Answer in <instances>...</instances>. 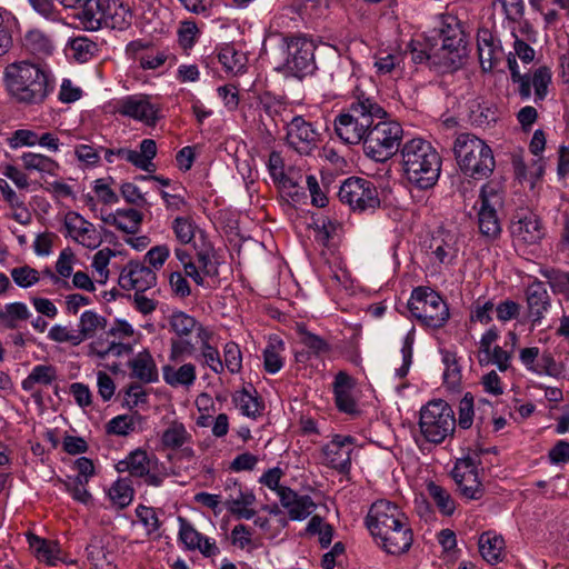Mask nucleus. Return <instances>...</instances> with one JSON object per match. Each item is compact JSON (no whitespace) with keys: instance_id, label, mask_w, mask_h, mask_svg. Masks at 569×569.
I'll use <instances>...</instances> for the list:
<instances>
[{"instance_id":"e433bc0d","label":"nucleus","mask_w":569,"mask_h":569,"mask_svg":"<svg viewBox=\"0 0 569 569\" xmlns=\"http://www.w3.org/2000/svg\"><path fill=\"white\" fill-rule=\"evenodd\" d=\"M30 317L31 313L26 303H7L3 309H0V327L13 330L20 327L21 321H26Z\"/></svg>"},{"instance_id":"6e6d98bb","label":"nucleus","mask_w":569,"mask_h":569,"mask_svg":"<svg viewBox=\"0 0 569 569\" xmlns=\"http://www.w3.org/2000/svg\"><path fill=\"white\" fill-rule=\"evenodd\" d=\"M219 62L223 68L233 73L243 71L246 58L244 54L238 52L233 47L223 48L218 54Z\"/></svg>"},{"instance_id":"c9c22d12","label":"nucleus","mask_w":569,"mask_h":569,"mask_svg":"<svg viewBox=\"0 0 569 569\" xmlns=\"http://www.w3.org/2000/svg\"><path fill=\"white\" fill-rule=\"evenodd\" d=\"M495 3L500 4L502 13L506 19L511 22L520 24L519 31L521 34H533L535 31L528 21H523L525 16V1L523 0H495Z\"/></svg>"},{"instance_id":"49530a36","label":"nucleus","mask_w":569,"mask_h":569,"mask_svg":"<svg viewBox=\"0 0 569 569\" xmlns=\"http://www.w3.org/2000/svg\"><path fill=\"white\" fill-rule=\"evenodd\" d=\"M331 79L340 88L347 84L353 86L355 88L358 84V78L357 67L353 61L348 58L340 59L331 72Z\"/></svg>"},{"instance_id":"aec40b11","label":"nucleus","mask_w":569,"mask_h":569,"mask_svg":"<svg viewBox=\"0 0 569 569\" xmlns=\"http://www.w3.org/2000/svg\"><path fill=\"white\" fill-rule=\"evenodd\" d=\"M477 49L479 62L485 72L491 71L506 57L500 39L487 27L478 29Z\"/></svg>"},{"instance_id":"bb28decb","label":"nucleus","mask_w":569,"mask_h":569,"mask_svg":"<svg viewBox=\"0 0 569 569\" xmlns=\"http://www.w3.org/2000/svg\"><path fill=\"white\" fill-rule=\"evenodd\" d=\"M67 9H73L77 12L74 17L80 21L84 30H99V0H57Z\"/></svg>"},{"instance_id":"f257e3e1","label":"nucleus","mask_w":569,"mask_h":569,"mask_svg":"<svg viewBox=\"0 0 569 569\" xmlns=\"http://www.w3.org/2000/svg\"><path fill=\"white\" fill-rule=\"evenodd\" d=\"M365 523L375 543L388 555L401 556L413 543L409 518L396 502L387 499L375 501Z\"/></svg>"},{"instance_id":"de8ad7c7","label":"nucleus","mask_w":569,"mask_h":569,"mask_svg":"<svg viewBox=\"0 0 569 569\" xmlns=\"http://www.w3.org/2000/svg\"><path fill=\"white\" fill-rule=\"evenodd\" d=\"M134 490L129 478L118 479L109 489V497L120 509L129 506L133 499Z\"/></svg>"},{"instance_id":"e2e57ef3","label":"nucleus","mask_w":569,"mask_h":569,"mask_svg":"<svg viewBox=\"0 0 569 569\" xmlns=\"http://www.w3.org/2000/svg\"><path fill=\"white\" fill-rule=\"evenodd\" d=\"M223 368L226 367L231 373H238L242 368V355L239 346L230 341L223 348Z\"/></svg>"},{"instance_id":"4c0bfd02","label":"nucleus","mask_w":569,"mask_h":569,"mask_svg":"<svg viewBox=\"0 0 569 569\" xmlns=\"http://www.w3.org/2000/svg\"><path fill=\"white\" fill-rule=\"evenodd\" d=\"M192 436L188 432L182 422L172 421L168 428L162 432L161 443L166 449H180L186 443L191 442Z\"/></svg>"},{"instance_id":"79ce46f5","label":"nucleus","mask_w":569,"mask_h":569,"mask_svg":"<svg viewBox=\"0 0 569 569\" xmlns=\"http://www.w3.org/2000/svg\"><path fill=\"white\" fill-rule=\"evenodd\" d=\"M57 379V369L52 365H37L26 379L21 387L26 391H32L36 385L49 386Z\"/></svg>"},{"instance_id":"412c9836","label":"nucleus","mask_w":569,"mask_h":569,"mask_svg":"<svg viewBox=\"0 0 569 569\" xmlns=\"http://www.w3.org/2000/svg\"><path fill=\"white\" fill-rule=\"evenodd\" d=\"M353 446V438L351 436L336 435L322 448L326 465L332 469L338 470L340 473H347L351 467V452Z\"/></svg>"},{"instance_id":"f704fd0d","label":"nucleus","mask_w":569,"mask_h":569,"mask_svg":"<svg viewBox=\"0 0 569 569\" xmlns=\"http://www.w3.org/2000/svg\"><path fill=\"white\" fill-rule=\"evenodd\" d=\"M21 161L23 169L29 172L37 171L40 174L57 176L59 170V163L42 153L24 152L21 156Z\"/></svg>"},{"instance_id":"1a4fd4ad","label":"nucleus","mask_w":569,"mask_h":569,"mask_svg":"<svg viewBox=\"0 0 569 569\" xmlns=\"http://www.w3.org/2000/svg\"><path fill=\"white\" fill-rule=\"evenodd\" d=\"M411 316L423 327L442 328L449 320V307L442 297L428 287H417L408 301Z\"/></svg>"},{"instance_id":"ea45409f","label":"nucleus","mask_w":569,"mask_h":569,"mask_svg":"<svg viewBox=\"0 0 569 569\" xmlns=\"http://www.w3.org/2000/svg\"><path fill=\"white\" fill-rule=\"evenodd\" d=\"M259 101L262 110L272 119L273 122L277 123V119H279L284 126L286 122H289L291 110L288 103L282 99L270 93H264L260 97Z\"/></svg>"},{"instance_id":"69168bd1","label":"nucleus","mask_w":569,"mask_h":569,"mask_svg":"<svg viewBox=\"0 0 569 569\" xmlns=\"http://www.w3.org/2000/svg\"><path fill=\"white\" fill-rule=\"evenodd\" d=\"M14 283L21 288H29L39 281V272L29 267H17L10 271Z\"/></svg>"},{"instance_id":"6ab92c4d","label":"nucleus","mask_w":569,"mask_h":569,"mask_svg":"<svg viewBox=\"0 0 569 569\" xmlns=\"http://www.w3.org/2000/svg\"><path fill=\"white\" fill-rule=\"evenodd\" d=\"M156 283L157 274L154 270L138 260H130L123 267L119 277V286L124 290L144 292L154 287Z\"/></svg>"},{"instance_id":"0e129e2a","label":"nucleus","mask_w":569,"mask_h":569,"mask_svg":"<svg viewBox=\"0 0 569 569\" xmlns=\"http://www.w3.org/2000/svg\"><path fill=\"white\" fill-rule=\"evenodd\" d=\"M565 368L561 363H558L551 353H542L533 369V371L538 375H548L550 377L558 378L562 375Z\"/></svg>"},{"instance_id":"b1692460","label":"nucleus","mask_w":569,"mask_h":569,"mask_svg":"<svg viewBox=\"0 0 569 569\" xmlns=\"http://www.w3.org/2000/svg\"><path fill=\"white\" fill-rule=\"evenodd\" d=\"M118 111L149 126L159 120V109L147 97L129 96L120 101Z\"/></svg>"},{"instance_id":"4d7b16f0","label":"nucleus","mask_w":569,"mask_h":569,"mask_svg":"<svg viewBox=\"0 0 569 569\" xmlns=\"http://www.w3.org/2000/svg\"><path fill=\"white\" fill-rule=\"evenodd\" d=\"M172 230L180 243L188 244L196 236L197 226L187 217H177L172 221Z\"/></svg>"},{"instance_id":"9b49d317","label":"nucleus","mask_w":569,"mask_h":569,"mask_svg":"<svg viewBox=\"0 0 569 569\" xmlns=\"http://www.w3.org/2000/svg\"><path fill=\"white\" fill-rule=\"evenodd\" d=\"M282 41L286 70L299 79L311 74L316 69L313 42L301 34L283 37Z\"/></svg>"},{"instance_id":"338daca9","label":"nucleus","mask_w":569,"mask_h":569,"mask_svg":"<svg viewBox=\"0 0 569 569\" xmlns=\"http://www.w3.org/2000/svg\"><path fill=\"white\" fill-rule=\"evenodd\" d=\"M475 417L473 396L467 392L459 403L458 426L462 429H469L472 426Z\"/></svg>"},{"instance_id":"ddd939ff","label":"nucleus","mask_w":569,"mask_h":569,"mask_svg":"<svg viewBox=\"0 0 569 569\" xmlns=\"http://www.w3.org/2000/svg\"><path fill=\"white\" fill-rule=\"evenodd\" d=\"M338 196L340 201L348 204L353 211L375 210L380 206L376 186L365 178L350 177L346 179L340 186Z\"/></svg>"},{"instance_id":"f8f14e48","label":"nucleus","mask_w":569,"mask_h":569,"mask_svg":"<svg viewBox=\"0 0 569 569\" xmlns=\"http://www.w3.org/2000/svg\"><path fill=\"white\" fill-rule=\"evenodd\" d=\"M116 468L119 472H129L131 477L143 479V482L150 487L162 486L168 477L166 468L159 467L158 459L150 458L142 449L131 451L117 463Z\"/></svg>"},{"instance_id":"a18cd8bd","label":"nucleus","mask_w":569,"mask_h":569,"mask_svg":"<svg viewBox=\"0 0 569 569\" xmlns=\"http://www.w3.org/2000/svg\"><path fill=\"white\" fill-rule=\"evenodd\" d=\"M142 221V213L136 209H119L112 217V224L127 233L138 231Z\"/></svg>"},{"instance_id":"603ef678","label":"nucleus","mask_w":569,"mask_h":569,"mask_svg":"<svg viewBox=\"0 0 569 569\" xmlns=\"http://www.w3.org/2000/svg\"><path fill=\"white\" fill-rule=\"evenodd\" d=\"M542 277H545L553 291V293L569 297V272L562 271L556 268H547L541 270Z\"/></svg>"},{"instance_id":"72a5a7b5","label":"nucleus","mask_w":569,"mask_h":569,"mask_svg":"<svg viewBox=\"0 0 569 569\" xmlns=\"http://www.w3.org/2000/svg\"><path fill=\"white\" fill-rule=\"evenodd\" d=\"M505 540L491 532H483L479 538V551L482 558L491 563H498L503 559Z\"/></svg>"},{"instance_id":"2f4dec72","label":"nucleus","mask_w":569,"mask_h":569,"mask_svg":"<svg viewBox=\"0 0 569 569\" xmlns=\"http://www.w3.org/2000/svg\"><path fill=\"white\" fill-rule=\"evenodd\" d=\"M24 49L37 57L51 56L54 50L52 39L39 29L29 30L22 40Z\"/></svg>"},{"instance_id":"864d4df0","label":"nucleus","mask_w":569,"mask_h":569,"mask_svg":"<svg viewBox=\"0 0 569 569\" xmlns=\"http://www.w3.org/2000/svg\"><path fill=\"white\" fill-rule=\"evenodd\" d=\"M508 68L510 70L511 80L513 83H518V93L522 100H528L531 97L530 92V74H521L519 71L518 62L512 52L507 56Z\"/></svg>"},{"instance_id":"0eeeda50","label":"nucleus","mask_w":569,"mask_h":569,"mask_svg":"<svg viewBox=\"0 0 569 569\" xmlns=\"http://www.w3.org/2000/svg\"><path fill=\"white\" fill-rule=\"evenodd\" d=\"M387 118L377 119L362 141L365 153L375 161H386L396 154L403 136L400 123Z\"/></svg>"},{"instance_id":"bf43d9fd","label":"nucleus","mask_w":569,"mask_h":569,"mask_svg":"<svg viewBox=\"0 0 569 569\" xmlns=\"http://www.w3.org/2000/svg\"><path fill=\"white\" fill-rule=\"evenodd\" d=\"M512 350L503 349L500 346H495L490 350V355L485 359H479L480 365L492 363L497 366L500 371H507L511 367Z\"/></svg>"},{"instance_id":"7c9ffc66","label":"nucleus","mask_w":569,"mask_h":569,"mask_svg":"<svg viewBox=\"0 0 569 569\" xmlns=\"http://www.w3.org/2000/svg\"><path fill=\"white\" fill-rule=\"evenodd\" d=\"M162 378L164 382L173 388L192 386L197 379L196 366L188 362L179 368L166 365L162 367Z\"/></svg>"},{"instance_id":"a878e982","label":"nucleus","mask_w":569,"mask_h":569,"mask_svg":"<svg viewBox=\"0 0 569 569\" xmlns=\"http://www.w3.org/2000/svg\"><path fill=\"white\" fill-rule=\"evenodd\" d=\"M355 388L353 379L345 371H339L333 381L335 402L339 411L356 415L358 413V406L351 395Z\"/></svg>"},{"instance_id":"c03bdc74","label":"nucleus","mask_w":569,"mask_h":569,"mask_svg":"<svg viewBox=\"0 0 569 569\" xmlns=\"http://www.w3.org/2000/svg\"><path fill=\"white\" fill-rule=\"evenodd\" d=\"M233 401L243 416L252 419L260 417L264 409L263 402L257 396L250 393L247 389L238 391L233 396Z\"/></svg>"},{"instance_id":"cd10ccee","label":"nucleus","mask_w":569,"mask_h":569,"mask_svg":"<svg viewBox=\"0 0 569 569\" xmlns=\"http://www.w3.org/2000/svg\"><path fill=\"white\" fill-rule=\"evenodd\" d=\"M128 368L131 370L130 377L142 383H153L159 380V372L156 361L149 350L138 352L128 361Z\"/></svg>"},{"instance_id":"7ed1b4c3","label":"nucleus","mask_w":569,"mask_h":569,"mask_svg":"<svg viewBox=\"0 0 569 569\" xmlns=\"http://www.w3.org/2000/svg\"><path fill=\"white\" fill-rule=\"evenodd\" d=\"M387 111L363 89L357 84L352 89L351 102L335 119V131L339 139L348 144L363 141L370 126Z\"/></svg>"},{"instance_id":"a211bd4d","label":"nucleus","mask_w":569,"mask_h":569,"mask_svg":"<svg viewBox=\"0 0 569 569\" xmlns=\"http://www.w3.org/2000/svg\"><path fill=\"white\" fill-rule=\"evenodd\" d=\"M513 241L522 244H536L545 237V228L540 218L533 212H517L510 226Z\"/></svg>"},{"instance_id":"393cba45","label":"nucleus","mask_w":569,"mask_h":569,"mask_svg":"<svg viewBox=\"0 0 569 569\" xmlns=\"http://www.w3.org/2000/svg\"><path fill=\"white\" fill-rule=\"evenodd\" d=\"M279 500L287 510L289 519L293 521L307 519L317 507L310 496L299 495L291 488H282L279 492Z\"/></svg>"},{"instance_id":"8fccbe9b","label":"nucleus","mask_w":569,"mask_h":569,"mask_svg":"<svg viewBox=\"0 0 569 569\" xmlns=\"http://www.w3.org/2000/svg\"><path fill=\"white\" fill-rule=\"evenodd\" d=\"M427 491L442 515L451 516L455 512V500L445 488L431 481L427 485Z\"/></svg>"},{"instance_id":"9d476101","label":"nucleus","mask_w":569,"mask_h":569,"mask_svg":"<svg viewBox=\"0 0 569 569\" xmlns=\"http://www.w3.org/2000/svg\"><path fill=\"white\" fill-rule=\"evenodd\" d=\"M169 330L174 333L170 339V361L178 362L193 356L197 351L196 345L188 340V337L196 332L197 339L210 328L198 321L193 316L182 311L173 310L168 316Z\"/></svg>"},{"instance_id":"c756f323","label":"nucleus","mask_w":569,"mask_h":569,"mask_svg":"<svg viewBox=\"0 0 569 569\" xmlns=\"http://www.w3.org/2000/svg\"><path fill=\"white\" fill-rule=\"evenodd\" d=\"M213 330L210 328L206 333H202L198 339L200 342V352L194 355L196 360L201 361L202 365L208 366L214 373L223 372V362L217 347L211 345L213 338Z\"/></svg>"},{"instance_id":"423d86ee","label":"nucleus","mask_w":569,"mask_h":569,"mask_svg":"<svg viewBox=\"0 0 569 569\" xmlns=\"http://www.w3.org/2000/svg\"><path fill=\"white\" fill-rule=\"evenodd\" d=\"M435 31L432 40L438 43V49L443 56L445 70L459 69L468 57L467 34L460 20L450 14L445 16Z\"/></svg>"},{"instance_id":"680f3d73","label":"nucleus","mask_w":569,"mask_h":569,"mask_svg":"<svg viewBox=\"0 0 569 569\" xmlns=\"http://www.w3.org/2000/svg\"><path fill=\"white\" fill-rule=\"evenodd\" d=\"M48 338L54 342H69L72 346H79L81 338L78 330L69 329L66 326L54 325L48 333Z\"/></svg>"},{"instance_id":"37998d69","label":"nucleus","mask_w":569,"mask_h":569,"mask_svg":"<svg viewBox=\"0 0 569 569\" xmlns=\"http://www.w3.org/2000/svg\"><path fill=\"white\" fill-rule=\"evenodd\" d=\"M498 117L497 107L487 101L475 102L470 108L469 119L476 127H489L498 120Z\"/></svg>"},{"instance_id":"2eb2a0df","label":"nucleus","mask_w":569,"mask_h":569,"mask_svg":"<svg viewBox=\"0 0 569 569\" xmlns=\"http://www.w3.org/2000/svg\"><path fill=\"white\" fill-rule=\"evenodd\" d=\"M284 129L287 146L300 156H310L317 149L320 133L302 116L292 117L286 122Z\"/></svg>"},{"instance_id":"3c124183","label":"nucleus","mask_w":569,"mask_h":569,"mask_svg":"<svg viewBox=\"0 0 569 569\" xmlns=\"http://www.w3.org/2000/svg\"><path fill=\"white\" fill-rule=\"evenodd\" d=\"M551 70L546 66L537 68L530 76V88L535 90V102H540L548 94V87L551 83Z\"/></svg>"},{"instance_id":"f03ea898","label":"nucleus","mask_w":569,"mask_h":569,"mask_svg":"<svg viewBox=\"0 0 569 569\" xmlns=\"http://www.w3.org/2000/svg\"><path fill=\"white\" fill-rule=\"evenodd\" d=\"M3 81L9 96L27 106L42 103L56 87L50 71L29 60L9 63L3 71Z\"/></svg>"},{"instance_id":"58836bf2","label":"nucleus","mask_w":569,"mask_h":569,"mask_svg":"<svg viewBox=\"0 0 569 569\" xmlns=\"http://www.w3.org/2000/svg\"><path fill=\"white\" fill-rule=\"evenodd\" d=\"M27 541L40 560H43L51 566L56 565V561L59 559V548L56 542L48 541L32 532L27 533Z\"/></svg>"},{"instance_id":"6e6552de","label":"nucleus","mask_w":569,"mask_h":569,"mask_svg":"<svg viewBox=\"0 0 569 569\" xmlns=\"http://www.w3.org/2000/svg\"><path fill=\"white\" fill-rule=\"evenodd\" d=\"M455 411L442 400H431L420 409L419 429L423 438L431 443H442L456 429Z\"/></svg>"},{"instance_id":"13d9d810","label":"nucleus","mask_w":569,"mask_h":569,"mask_svg":"<svg viewBox=\"0 0 569 569\" xmlns=\"http://www.w3.org/2000/svg\"><path fill=\"white\" fill-rule=\"evenodd\" d=\"M179 539L190 550H196L202 541V535L184 518L179 517Z\"/></svg>"},{"instance_id":"774afa93","label":"nucleus","mask_w":569,"mask_h":569,"mask_svg":"<svg viewBox=\"0 0 569 569\" xmlns=\"http://www.w3.org/2000/svg\"><path fill=\"white\" fill-rule=\"evenodd\" d=\"M136 515L146 528L148 535L157 532L160 528V520L153 508L139 505L136 508Z\"/></svg>"},{"instance_id":"4be33fe9","label":"nucleus","mask_w":569,"mask_h":569,"mask_svg":"<svg viewBox=\"0 0 569 569\" xmlns=\"http://www.w3.org/2000/svg\"><path fill=\"white\" fill-rule=\"evenodd\" d=\"M64 227L68 236L88 249H96L102 242V238L96 227L77 212L66 214Z\"/></svg>"},{"instance_id":"f3484780","label":"nucleus","mask_w":569,"mask_h":569,"mask_svg":"<svg viewBox=\"0 0 569 569\" xmlns=\"http://www.w3.org/2000/svg\"><path fill=\"white\" fill-rule=\"evenodd\" d=\"M226 508L239 519H251L256 511L249 508L256 501L251 490L244 488L236 479L228 478L224 483Z\"/></svg>"},{"instance_id":"20e7f679","label":"nucleus","mask_w":569,"mask_h":569,"mask_svg":"<svg viewBox=\"0 0 569 569\" xmlns=\"http://www.w3.org/2000/svg\"><path fill=\"white\" fill-rule=\"evenodd\" d=\"M401 163L407 180L421 190L432 188L441 172V157L429 141L413 138L400 149Z\"/></svg>"},{"instance_id":"052dcab7","label":"nucleus","mask_w":569,"mask_h":569,"mask_svg":"<svg viewBox=\"0 0 569 569\" xmlns=\"http://www.w3.org/2000/svg\"><path fill=\"white\" fill-rule=\"evenodd\" d=\"M70 50L76 60L84 62L94 54L97 44L86 37H77L70 41Z\"/></svg>"},{"instance_id":"a19ab883","label":"nucleus","mask_w":569,"mask_h":569,"mask_svg":"<svg viewBox=\"0 0 569 569\" xmlns=\"http://www.w3.org/2000/svg\"><path fill=\"white\" fill-rule=\"evenodd\" d=\"M458 489L467 499L478 500L483 495V487L479 480L478 472L452 473Z\"/></svg>"},{"instance_id":"5701e85b","label":"nucleus","mask_w":569,"mask_h":569,"mask_svg":"<svg viewBox=\"0 0 569 569\" xmlns=\"http://www.w3.org/2000/svg\"><path fill=\"white\" fill-rule=\"evenodd\" d=\"M99 13L101 16L98 19L99 29L104 23L111 29L124 31L132 24V10L129 4L121 0H107L106 8H101L99 4Z\"/></svg>"},{"instance_id":"473e14b6","label":"nucleus","mask_w":569,"mask_h":569,"mask_svg":"<svg viewBox=\"0 0 569 569\" xmlns=\"http://www.w3.org/2000/svg\"><path fill=\"white\" fill-rule=\"evenodd\" d=\"M78 327L81 342H83L87 339L94 338L99 331H106L108 320L93 310H86L79 318Z\"/></svg>"},{"instance_id":"5fc2aeb1","label":"nucleus","mask_w":569,"mask_h":569,"mask_svg":"<svg viewBox=\"0 0 569 569\" xmlns=\"http://www.w3.org/2000/svg\"><path fill=\"white\" fill-rule=\"evenodd\" d=\"M403 58L400 53H380L375 57L376 73L379 76L391 74L402 70Z\"/></svg>"},{"instance_id":"4468645a","label":"nucleus","mask_w":569,"mask_h":569,"mask_svg":"<svg viewBox=\"0 0 569 569\" xmlns=\"http://www.w3.org/2000/svg\"><path fill=\"white\" fill-rule=\"evenodd\" d=\"M480 208L478 226L482 236L496 239L501 233V223L497 210L502 207L503 197L497 184L486 183L479 194Z\"/></svg>"},{"instance_id":"39448f33","label":"nucleus","mask_w":569,"mask_h":569,"mask_svg":"<svg viewBox=\"0 0 569 569\" xmlns=\"http://www.w3.org/2000/svg\"><path fill=\"white\" fill-rule=\"evenodd\" d=\"M453 152L460 170L470 178L487 179L495 170L491 148L475 134H459L455 140Z\"/></svg>"},{"instance_id":"dca6fc26","label":"nucleus","mask_w":569,"mask_h":569,"mask_svg":"<svg viewBox=\"0 0 569 569\" xmlns=\"http://www.w3.org/2000/svg\"><path fill=\"white\" fill-rule=\"evenodd\" d=\"M527 318L532 328L543 325L546 315L552 307L551 297L546 284L535 280L525 290Z\"/></svg>"},{"instance_id":"09e8293b","label":"nucleus","mask_w":569,"mask_h":569,"mask_svg":"<svg viewBox=\"0 0 569 569\" xmlns=\"http://www.w3.org/2000/svg\"><path fill=\"white\" fill-rule=\"evenodd\" d=\"M284 345L281 340H273L268 343L263 350V367L268 373L274 375L283 367L281 351Z\"/></svg>"},{"instance_id":"c85d7f7f","label":"nucleus","mask_w":569,"mask_h":569,"mask_svg":"<svg viewBox=\"0 0 569 569\" xmlns=\"http://www.w3.org/2000/svg\"><path fill=\"white\" fill-rule=\"evenodd\" d=\"M410 57L415 63L427 62L430 66L438 68L441 72H449L445 70L443 56L438 49V43H430L429 40L418 41L412 40L409 44Z\"/></svg>"}]
</instances>
